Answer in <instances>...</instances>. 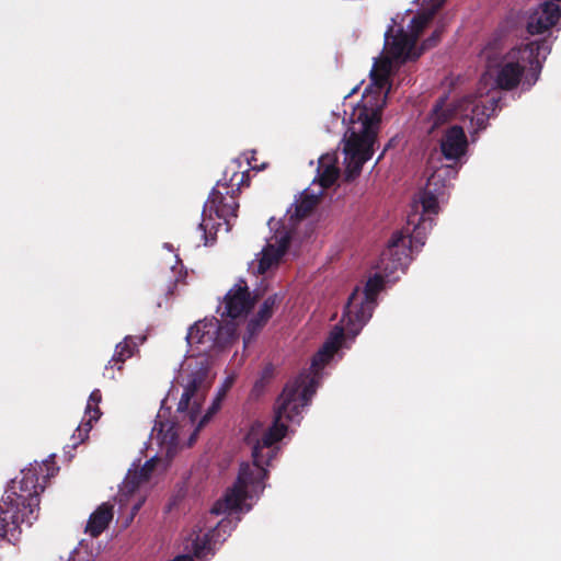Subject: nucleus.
<instances>
[{
  "label": "nucleus",
  "mask_w": 561,
  "mask_h": 561,
  "mask_svg": "<svg viewBox=\"0 0 561 561\" xmlns=\"http://www.w3.org/2000/svg\"><path fill=\"white\" fill-rule=\"evenodd\" d=\"M58 471L55 455H50L41 463L34 461L21 470L20 479L11 480L0 503V539L15 543L21 534L20 525L31 526L37 519L39 494Z\"/></svg>",
  "instance_id": "2"
},
{
  "label": "nucleus",
  "mask_w": 561,
  "mask_h": 561,
  "mask_svg": "<svg viewBox=\"0 0 561 561\" xmlns=\"http://www.w3.org/2000/svg\"><path fill=\"white\" fill-rule=\"evenodd\" d=\"M204 222H205V220H203V221L198 225V228H199L201 230H203V238L205 239V245H208V244H211V243L215 241V236H211V234H210V237H211V238H210V241H209V239H208V234H207V232H206V226H205V224H204Z\"/></svg>",
  "instance_id": "35"
},
{
  "label": "nucleus",
  "mask_w": 561,
  "mask_h": 561,
  "mask_svg": "<svg viewBox=\"0 0 561 561\" xmlns=\"http://www.w3.org/2000/svg\"><path fill=\"white\" fill-rule=\"evenodd\" d=\"M344 339V328L335 325L330 332L328 339L321 346V348L313 355L311 360V367L309 371L300 373L295 379L289 380L279 397L276 400L275 409L277 408L280 398L283 397L287 387L291 386L293 390H296L300 397L309 388L311 392L306 398V401H301V404L297 409V419L295 423H299L301 419V410L309 404L313 394L316 393L318 386V378L323 367L333 358L334 354L339 351Z\"/></svg>",
  "instance_id": "5"
},
{
  "label": "nucleus",
  "mask_w": 561,
  "mask_h": 561,
  "mask_svg": "<svg viewBox=\"0 0 561 561\" xmlns=\"http://www.w3.org/2000/svg\"><path fill=\"white\" fill-rule=\"evenodd\" d=\"M339 178V169L333 165L323 167L322 172L319 174V182L323 187H330Z\"/></svg>",
  "instance_id": "28"
},
{
  "label": "nucleus",
  "mask_w": 561,
  "mask_h": 561,
  "mask_svg": "<svg viewBox=\"0 0 561 561\" xmlns=\"http://www.w3.org/2000/svg\"><path fill=\"white\" fill-rule=\"evenodd\" d=\"M249 163L252 165V169L256 168V165L252 164V161H249Z\"/></svg>",
  "instance_id": "40"
},
{
  "label": "nucleus",
  "mask_w": 561,
  "mask_h": 561,
  "mask_svg": "<svg viewBox=\"0 0 561 561\" xmlns=\"http://www.w3.org/2000/svg\"><path fill=\"white\" fill-rule=\"evenodd\" d=\"M145 341V335H127L122 342H119L115 347V352L111 360H108V364L105 366L104 376L114 379V366H117V370L122 371L123 365L126 362V359L130 358L138 351V346L142 344Z\"/></svg>",
  "instance_id": "16"
},
{
  "label": "nucleus",
  "mask_w": 561,
  "mask_h": 561,
  "mask_svg": "<svg viewBox=\"0 0 561 561\" xmlns=\"http://www.w3.org/2000/svg\"><path fill=\"white\" fill-rule=\"evenodd\" d=\"M283 297L278 294H273L268 296L260 307L259 311L255 316L260 317V319H263V321H268L273 313L274 309L280 304Z\"/></svg>",
  "instance_id": "26"
},
{
  "label": "nucleus",
  "mask_w": 561,
  "mask_h": 561,
  "mask_svg": "<svg viewBox=\"0 0 561 561\" xmlns=\"http://www.w3.org/2000/svg\"><path fill=\"white\" fill-rule=\"evenodd\" d=\"M391 32L392 27H390L386 33L388 55L391 59L403 64L408 60H415L421 56L422 51L414 50L416 43L408 35V32L401 28L394 36H392V41L389 42V34Z\"/></svg>",
  "instance_id": "13"
},
{
  "label": "nucleus",
  "mask_w": 561,
  "mask_h": 561,
  "mask_svg": "<svg viewBox=\"0 0 561 561\" xmlns=\"http://www.w3.org/2000/svg\"><path fill=\"white\" fill-rule=\"evenodd\" d=\"M67 561H70V559H69V560H67Z\"/></svg>",
  "instance_id": "41"
},
{
  "label": "nucleus",
  "mask_w": 561,
  "mask_h": 561,
  "mask_svg": "<svg viewBox=\"0 0 561 561\" xmlns=\"http://www.w3.org/2000/svg\"><path fill=\"white\" fill-rule=\"evenodd\" d=\"M157 465V459L151 458L147 460L138 470L128 471L122 491L127 494H133L140 484L147 482Z\"/></svg>",
  "instance_id": "18"
},
{
  "label": "nucleus",
  "mask_w": 561,
  "mask_h": 561,
  "mask_svg": "<svg viewBox=\"0 0 561 561\" xmlns=\"http://www.w3.org/2000/svg\"><path fill=\"white\" fill-rule=\"evenodd\" d=\"M318 197L314 195H305L296 203L295 216L299 219L308 217L318 204Z\"/></svg>",
  "instance_id": "25"
},
{
  "label": "nucleus",
  "mask_w": 561,
  "mask_h": 561,
  "mask_svg": "<svg viewBox=\"0 0 561 561\" xmlns=\"http://www.w3.org/2000/svg\"><path fill=\"white\" fill-rule=\"evenodd\" d=\"M113 519V505L102 503L90 516L85 526V533L92 537L100 536Z\"/></svg>",
  "instance_id": "19"
},
{
  "label": "nucleus",
  "mask_w": 561,
  "mask_h": 561,
  "mask_svg": "<svg viewBox=\"0 0 561 561\" xmlns=\"http://www.w3.org/2000/svg\"><path fill=\"white\" fill-rule=\"evenodd\" d=\"M267 321H263V319H260L257 316L251 318L247 324V332L243 335L244 344L250 343L262 331Z\"/></svg>",
  "instance_id": "27"
},
{
  "label": "nucleus",
  "mask_w": 561,
  "mask_h": 561,
  "mask_svg": "<svg viewBox=\"0 0 561 561\" xmlns=\"http://www.w3.org/2000/svg\"><path fill=\"white\" fill-rule=\"evenodd\" d=\"M370 79L373 85L376 87L378 90V93L381 92L382 89H385L389 84V77L386 75H381L375 71H370Z\"/></svg>",
  "instance_id": "30"
},
{
  "label": "nucleus",
  "mask_w": 561,
  "mask_h": 561,
  "mask_svg": "<svg viewBox=\"0 0 561 561\" xmlns=\"http://www.w3.org/2000/svg\"><path fill=\"white\" fill-rule=\"evenodd\" d=\"M230 525V522L220 520L216 527L209 529L207 533L201 535V534H193L195 535L194 538H192V549L193 553L197 559H203L207 554L213 553V543L217 541V538L220 535V531L225 530L226 527Z\"/></svg>",
  "instance_id": "17"
},
{
  "label": "nucleus",
  "mask_w": 561,
  "mask_h": 561,
  "mask_svg": "<svg viewBox=\"0 0 561 561\" xmlns=\"http://www.w3.org/2000/svg\"><path fill=\"white\" fill-rule=\"evenodd\" d=\"M435 9L424 10L415 14L408 25V35L416 43L424 28L432 22Z\"/></svg>",
  "instance_id": "22"
},
{
  "label": "nucleus",
  "mask_w": 561,
  "mask_h": 561,
  "mask_svg": "<svg viewBox=\"0 0 561 561\" xmlns=\"http://www.w3.org/2000/svg\"><path fill=\"white\" fill-rule=\"evenodd\" d=\"M437 175L432 174L428 180L425 188L420 192L419 202L422 207V215H437L439 211L438 198L437 194L432 190V186L437 184Z\"/></svg>",
  "instance_id": "21"
},
{
  "label": "nucleus",
  "mask_w": 561,
  "mask_h": 561,
  "mask_svg": "<svg viewBox=\"0 0 561 561\" xmlns=\"http://www.w3.org/2000/svg\"><path fill=\"white\" fill-rule=\"evenodd\" d=\"M210 386L209 369L202 364L188 375L187 383L178 404V412H187L191 421H194L201 412Z\"/></svg>",
  "instance_id": "9"
},
{
  "label": "nucleus",
  "mask_w": 561,
  "mask_h": 561,
  "mask_svg": "<svg viewBox=\"0 0 561 561\" xmlns=\"http://www.w3.org/2000/svg\"><path fill=\"white\" fill-rule=\"evenodd\" d=\"M152 432H157V437L161 444L173 445L179 438L176 425L170 421L157 420Z\"/></svg>",
  "instance_id": "23"
},
{
  "label": "nucleus",
  "mask_w": 561,
  "mask_h": 561,
  "mask_svg": "<svg viewBox=\"0 0 561 561\" xmlns=\"http://www.w3.org/2000/svg\"><path fill=\"white\" fill-rule=\"evenodd\" d=\"M450 118L449 111L445 107V100L439 99L434 105L430 119H431V128L430 133H433L440 125L445 124Z\"/></svg>",
  "instance_id": "24"
},
{
  "label": "nucleus",
  "mask_w": 561,
  "mask_h": 561,
  "mask_svg": "<svg viewBox=\"0 0 561 561\" xmlns=\"http://www.w3.org/2000/svg\"><path fill=\"white\" fill-rule=\"evenodd\" d=\"M101 401V391L99 389L93 390L88 399L84 415L75 433H72V438H77L79 440L77 444L72 445V448H76L78 444H82L89 438V433L93 427V423L102 415L99 407Z\"/></svg>",
  "instance_id": "15"
},
{
  "label": "nucleus",
  "mask_w": 561,
  "mask_h": 561,
  "mask_svg": "<svg viewBox=\"0 0 561 561\" xmlns=\"http://www.w3.org/2000/svg\"><path fill=\"white\" fill-rule=\"evenodd\" d=\"M255 300L244 279H240L225 296V311L222 317L232 320L248 314L254 306Z\"/></svg>",
  "instance_id": "11"
},
{
  "label": "nucleus",
  "mask_w": 561,
  "mask_h": 561,
  "mask_svg": "<svg viewBox=\"0 0 561 561\" xmlns=\"http://www.w3.org/2000/svg\"><path fill=\"white\" fill-rule=\"evenodd\" d=\"M273 376H274V367H273V365L268 364L262 369L261 376L259 379L266 381L268 383L272 380Z\"/></svg>",
  "instance_id": "34"
},
{
  "label": "nucleus",
  "mask_w": 561,
  "mask_h": 561,
  "mask_svg": "<svg viewBox=\"0 0 561 561\" xmlns=\"http://www.w3.org/2000/svg\"><path fill=\"white\" fill-rule=\"evenodd\" d=\"M541 50L545 53L549 51L546 41L534 42L524 47L513 48L502 55L495 75L496 87L505 91L517 88L525 72L527 62L533 64V60L537 59ZM536 65L538 69L534 82L538 79L541 68L538 60H536Z\"/></svg>",
  "instance_id": "7"
},
{
  "label": "nucleus",
  "mask_w": 561,
  "mask_h": 561,
  "mask_svg": "<svg viewBox=\"0 0 561 561\" xmlns=\"http://www.w3.org/2000/svg\"><path fill=\"white\" fill-rule=\"evenodd\" d=\"M382 103L376 106L364 104L359 106L353 114L352 122L360 124L358 131L348 129L345 137L344 152L346 160V176L354 179L362 172L363 165L374 153V145L377 140V134L381 122Z\"/></svg>",
  "instance_id": "3"
},
{
  "label": "nucleus",
  "mask_w": 561,
  "mask_h": 561,
  "mask_svg": "<svg viewBox=\"0 0 561 561\" xmlns=\"http://www.w3.org/2000/svg\"><path fill=\"white\" fill-rule=\"evenodd\" d=\"M369 89H370L369 87L365 88V92H368ZM364 98L367 99L366 93H364Z\"/></svg>",
  "instance_id": "39"
},
{
  "label": "nucleus",
  "mask_w": 561,
  "mask_h": 561,
  "mask_svg": "<svg viewBox=\"0 0 561 561\" xmlns=\"http://www.w3.org/2000/svg\"><path fill=\"white\" fill-rule=\"evenodd\" d=\"M445 27H446V23L445 22H440L436 26V28L434 30L432 35L430 37H427L422 43L421 50H425V49H430V48L435 47L440 42L442 35L445 32Z\"/></svg>",
  "instance_id": "29"
},
{
  "label": "nucleus",
  "mask_w": 561,
  "mask_h": 561,
  "mask_svg": "<svg viewBox=\"0 0 561 561\" xmlns=\"http://www.w3.org/2000/svg\"><path fill=\"white\" fill-rule=\"evenodd\" d=\"M239 191V186L234 190L227 183L218 182L211 190L205 207L210 213L214 211L218 218L228 221V218L237 217L239 203L236 193Z\"/></svg>",
  "instance_id": "10"
},
{
  "label": "nucleus",
  "mask_w": 561,
  "mask_h": 561,
  "mask_svg": "<svg viewBox=\"0 0 561 561\" xmlns=\"http://www.w3.org/2000/svg\"><path fill=\"white\" fill-rule=\"evenodd\" d=\"M238 337L237 324H222L217 318H205L190 327L186 334L188 345L198 354L206 355L229 347Z\"/></svg>",
  "instance_id": "6"
},
{
  "label": "nucleus",
  "mask_w": 561,
  "mask_h": 561,
  "mask_svg": "<svg viewBox=\"0 0 561 561\" xmlns=\"http://www.w3.org/2000/svg\"><path fill=\"white\" fill-rule=\"evenodd\" d=\"M385 279L380 274L369 277L363 290L356 287L345 305L342 322L347 331L358 334L371 318L377 295L382 290Z\"/></svg>",
  "instance_id": "8"
},
{
  "label": "nucleus",
  "mask_w": 561,
  "mask_h": 561,
  "mask_svg": "<svg viewBox=\"0 0 561 561\" xmlns=\"http://www.w3.org/2000/svg\"><path fill=\"white\" fill-rule=\"evenodd\" d=\"M142 502L144 501H139L138 503L133 505V508H131L133 515L137 514V512L140 510V507L142 505Z\"/></svg>",
  "instance_id": "37"
},
{
  "label": "nucleus",
  "mask_w": 561,
  "mask_h": 561,
  "mask_svg": "<svg viewBox=\"0 0 561 561\" xmlns=\"http://www.w3.org/2000/svg\"><path fill=\"white\" fill-rule=\"evenodd\" d=\"M499 44V41L490 42L482 49V56L488 59L490 68L492 67V57L497 56Z\"/></svg>",
  "instance_id": "32"
},
{
  "label": "nucleus",
  "mask_w": 561,
  "mask_h": 561,
  "mask_svg": "<svg viewBox=\"0 0 561 561\" xmlns=\"http://www.w3.org/2000/svg\"><path fill=\"white\" fill-rule=\"evenodd\" d=\"M468 140L459 125L448 127L440 139V151L446 160H459L467 151Z\"/></svg>",
  "instance_id": "14"
},
{
  "label": "nucleus",
  "mask_w": 561,
  "mask_h": 561,
  "mask_svg": "<svg viewBox=\"0 0 561 561\" xmlns=\"http://www.w3.org/2000/svg\"><path fill=\"white\" fill-rule=\"evenodd\" d=\"M225 396V391L220 392L217 398L215 399V401L213 402L211 407H209L207 413L203 416V419L201 420L199 422V426H202L203 424H205L206 422H208V420L215 414L217 413V411L220 409V402H221V398Z\"/></svg>",
  "instance_id": "31"
},
{
  "label": "nucleus",
  "mask_w": 561,
  "mask_h": 561,
  "mask_svg": "<svg viewBox=\"0 0 561 561\" xmlns=\"http://www.w3.org/2000/svg\"><path fill=\"white\" fill-rule=\"evenodd\" d=\"M267 385L266 381H263L261 379H257L253 386V392L260 393L264 390L265 386Z\"/></svg>",
  "instance_id": "36"
},
{
  "label": "nucleus",
  "mask_w": 561,
  "mask_h": 561,
  "mask_svg": "<svg viewBox=\"0 0 561 561\" xmlns=\"http://www.w3.org/2000/svg\"><path fill=\"white\" fill-rule=\"evenodd\" d=\"M556 1L546 0L531 12L527 21L528 33L541 34L558 23L561 10Z\"/></svg>",
  "instance_id": "12"
},
{
  "label": "nucleus",
  "mask_w": 561,
  "mask_h": 561,
  "mask_svg": "<svg viewBox=\"0 0 561 561\" xmlns=\"http://www.w3.org/2000/svg\"><path fill=\"white\" fill-rule=\"evenodd\" d=\"M433 218L411 214L408 216V225L392 234L387 249L381 253V265L386 272L393 273L403 270L409 261L410 253L425 244L427 231L432 229Z\"/></svg>",
  "instance_id": "4"
},
{
  "label": "nucleus",
  "mask_w": 561,
  "mask_h": 561,
  "mask_svg": "<svg viewBox=\"0 0 561 561\" xmlns=\"http://www.w3.org/2000/svg\"><path fill=\"white\" fill-rule=\"evenodd\" d=\"M288 248V240L282 238L277 245L267 244L261 252V257L257 264V272L260 274L266 273L272 266L277 265L282 256Z\"/></svg>",
  "instance_id": "20"
},
{
  "label": "nucleus",
  "mask_w": 561,
  "mask_h": 561,
  "mask_svg": "<svg viewBox=\"0 0 561 561\" xmlns=\"http://www.w3.org/2000/svg\"><path fill=\"white\" fill-rule=\"evenodd\" d=\"M245 176H247V175H245V173H242V174H241L240 182L238 183V185H239L240 183H242V182H243V179H244Z\"/></svg>",
  "instance_id": "38"
},
{
  "label": "nucleus",
  "mask_w": 561,
  "mask_h": 561,
  "mask_svg": "<svg viewBox=\"0 0 561 561\" xmlns=\"http://www.w3.org/2000/svg\"><path fill=\"white\" fill-rule=\"evenodd\" d=\"M391 68H392L391 59L385 58V59H382L380 61H377L374 65V68L371 69V71H375V72H378V73L386 75V76L390 77Z\"/></svg>",
  "instance_id": "33"
},
{
  "label": "nucleus",
  "mask_w": 561,
  "mask_h": 561,
  "mask_svg": "<svg viewBox=\"0 0 561 561\" xmlns=\"http://www.w3.org/2000/svg\"><path fill=\"white\" fill-rule=\"evenodd\" d=\"M310 392L311 390L309 388L299 397L296 390H293L291 386L286 388L275 409L273 424L253 446V462L241 463L237 481L232 488L227 490L224 499L214 504L210 511L211 514L220 515L227 512L238 511L241 508L242 503L250 497L248 489H251L253 493H259L264 490V480L268 477L266 467L270 466L278 450L275 444L282 440L287 433V425L283 420L295 423L298 405L301 404V401H306Z\"/></svg>",
  "instance_id": "1"
}]
</instances>
